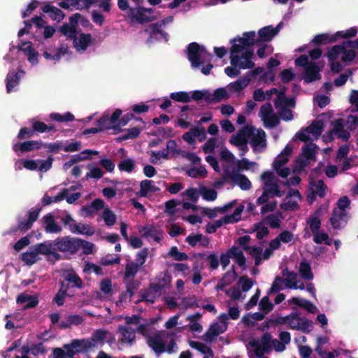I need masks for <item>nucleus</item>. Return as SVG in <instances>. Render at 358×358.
I'll list each match as a JSON object with an SVG mask.
<instances>
[{
    "label": "nucleus",
    "mask_w": 358,
    "mask_h": 358,
    "mask_svg": "<svg viewBox=\"0 0 358 358\" xmlns=\"http://www.w3.org/2000/svg\"><path fill=\"white\" fill-rule=\"evenodd\" d=\"M324 127V123L321 120H317L307 127L304 129L298 131L294 137V140H299L303 142H310L302 148L301 154L296 160V169L299 171L303 167L309 165L311 162L315 160V154L317 146L312 141L318 138Z\"/></svg>",
    "instance_id": "obj_1"
},
{
    "label": "nucleus",
    "mask_w": 358,
    "mask_h": 358,
    "mask_svg": "<svg viewBox=\"0 0 358 358\" xmlns=\"http://www.w3.org/2000/svg\"><path fill=\"white\" fill-rule=\"evenodd\" d=\"M231 144L238 147L241 155L248 150L247 143L250 142L255 152H262L266 148V134L260 129L245 126L230 139Z\"/></svg>",
    "instance_id": "obj_2"
},
{
    "label": "nucleus",
    "mask_w": 358,
    "mask_h": 358,
    "mask_svg": "<svg viewBox=\"0 0 358 358\" xmlns=\"http://www.w3.org/2000/svg\"><path fill=\"white\" fill-rule=\"evenodd\" d=\"M250 358H259L261 354H264L274 349L277 352L285 350V345L277 339H272L271 336L265 334L261 339H251L247 345Z\"/></svg>",
    "instance_id": "obj_3"
},
{
    "label": "nucleus",
    "mask_w": 358,
    "mask_h": 358,
    "mask_svg": "<svg viewBox=\"0 0 358 358\" xmlns=\"http://www.w3.org/2000/svg\"><path fill=\"white\" fill-rule=\"evenodd\" d=\"M294 235L292 232L283 231L275 239L270 242L269 247L264 252L260 248H250V254L255 259V264L259 265L262 260L268 259L274 250L280 248L281 242L288 243L292 241Z\"/></svg>",
    "instance_id": "obj_4"
},
{
    "label": "nucleus",
    "mask_w": 358,
    "mask_h": 358,
    "mask_svg": "<svg viewBox=\"0 0 358 358\" xmlns=\"http://www.w3.org/2000/svg\"><path fill=\"white\" fill-rule=\"evenodd\" d=\"M187 58L190 62L191 67L193 69H199L200 67L205 63V57H208L210 62L212 58V55L208 53L206 48L203 45H200L196 42H192L187 46L185 51Z\"/></svg>",
    "instance_id": "obj_5"
},
{
    "label": "nucleus",
    "mask_w": 358,
    "mask_h": 358,
    "mask_svg": "<svg viewBox=\"0 0 358 358\" xmlns=\"http://www.w3.org/2000/svg\"><path fill=\"white\" fill-rule=\"evenodd\" d=\"M276 324L288 326L290 329L310 333L313 329V322L306 317H299L296 313H291L285 317H278Z\"/></svg>",
    "instance_id": "obj_6"
},
{
    "label": "nucleus",
    "mask_w": 358,
    "mask_h": 358,
    "mask_svg": "<svg viewBox=\"0 0 358 358\" xmlns=\"http://www.w3.org/2000/svg\"><path fill=\"white\" fill-rule=\"evenodd\" d=\"M350 201L347 196H342L337 201L336 207L331 217V223L334 228L343 227L349 219Z\"/></svg>",
    "instance_id": "obj_7"
},
{
    "label": "nucleus",
    "mask_w": 358,
    "mask_h": 358,
    "mask_svg": "<svg viewBox=\"0 0 358 358\" xmlns=\"http://www.w3.org/2000/svg\"><path fill=\"white\" fill-rule=\"evenodd\" d=\"M282 276L283 278L280 277L275 278L270 289L269 293H275L278 292L281 289L282 283H284L287 287L290 289H305L303 283L299 279L296 273L289 272L288 270L285 269L282 271Z\"/></svg>",
    "instance_id": "obj_8"
},
{
    "label": "nucleus",
    "mask_w": 358,
    "mask_h": 358,
    "mask_svg": "<svg viewBox=\"0 0 358 358\" xmlns=\"http://www.w3.org/2000/svg\"><path fill=\"white\" fill-rule=\"evenodd\" d=\"M149 346L157 353L167 352L171 353L175 351L176 343L172 337L165 334H157L148 338Z\"/></svg>",
    "instance_id": "obj_9"
},
{
    "label": "nucleus",
    "mask_w": 358,
    "mask_h": 358,
    "mask_svg": "<svg viewBox=\"0 0 358 358\" xmlns=\"http://www.w3.org/2000/svg\"><path fill=\"white\" fill-rule=\"evenodd\" d=\"M276 98L275 99V106L278 109L281 118L285 121L292 120L293 115L289 109L295 106V101L292 97H287L285 91H276Z\"/></svg>",
    "instance_id": "obj_10"
},
{
    "label": "nucleus",
    "mask_w": 358,
    "mask_h": 358,
    "mask_svg": "<svg viewBox=\"0 0 358 358\" xmlns=\"http://www.w3.org/2000/svg\"><path fill=\"white\" fill-rule=\"evenodd\" d=\"M255 31H245L243 36H236L230 40V54H239L247 48H252L256 43Z\"/></svg>",
    "instance_id": "obj_11"
},
{
    "label": "nucleus",
    "mask_w": 358,
    "mask_h": 358,
    "mask_svg": "<svg viewBox=\"0 0 358 358\" xmlns=\"http://www.w3.org/2000/svg\"><path fill=\"white\" fill-rule=\"evenodd\" d=\"M171 278L166 272L159 274L157 278V282L152 285L150 289L143 294V299L146 301L153 303L155 299L159 296L164 288L169 286Z\"/></svg>",
    "instance_id": "obj_12"
},
{
    "label": "nucleus",
    "mask_w": 358,
    "mask_h": 358,
    "mask_svg": "<svg viewBox=\"0 0 358 358\" xmlns=\"http://www.w3.org/2000/svg\"><path fill=\"white\" fill-rule=\"evenodd\" d=\"M87 346L85 341H73L71 345H65L63 349H55L53 358H73L76 354L84 350Z\"/></svg>",
    "instance_id": "obj_13"
},
{
    "label": "nucleus",
    "mask_w": 358,
    "mask_h": 358,
    "mask_svg": "<svg viewBox=\"0 0 358 358\" xmlns=\"http://www.w3.org/2000/svg\"><path fill=\"white\" fill-rule=\"evenodd\" d=\"M293 146L288 143L284 150L275 159L273 163V169L282 178H286L289 174V169L283 167L289 160V157L292 153Z\"/></svg>",
    "instance_id": "obj_14"
},
{
    "label": "nucleus",
    "mask_w": 358,
    "mask_h": 358,
    "mask_svg": "<svg viewBox=\"0 0 358 358\" xmlns=\"http://www.w3.org/2000/svg\"><path fill=\"white\" fill-rule=\"evenodd\" d=\"M121 115L122 110L120 109H116L110 117H109L108 115H104L98 121V128L86 129L83 131V134L87 135L89 134H96L103 129L115 128L117 126H118V124H117V121Z\"/></svg>",
    "instance_id": "obj_15"
},
{
    "label": "nucleus",
    "mask_w": 358,
    "mask_h": 358,
    "mask_svg": "<svg viewBox=\"0 0 358 358\" xmlns=\"http://www.w3.org/2000/svg\"><path fill=\"white\" fill-rule=\"evenodd\" d=\"M243 210L244 206L239 205L232 214L226 215L220 220H215L213 223L208 224L206 231L210 234L213 233L223 224H233L238 222L241 219Z\"/></svg>",
    "instance_id": "obj_16"
},
{
    "label": "nucleus",
    "mask_w": 358,
    "mask_h": 358,
    "mask_svg": "<svg viewBox=\"0 0 358 358\" xmlns=\"http://www.w3.org/2000/svg\"><path fill=\"white\" fill-rule=\"evenodd\" d=\"M261 180L264 185L263 189L270 193L271 196L280 197L283 195V192L279 189L278 179L272 172L269 171H264L261 175Z\"/></svg>",
    "instance_id": "obj_17"
},
{
    "label": "nucleus",
    "mask_w": 358,
    "mask_h": 358,
    "mask_svg": "<svg viewBox=\"0 0 358 358\" xmlns=\"http://www.w3.org/2000/svg\"><path fill=\"white\" fill-rule=\"evenodd\" d=\"M324 67V62H310L309 65L304 69L303 79L306 83H310L321 79L320 72Z\"/></svg>",
    "instance_id": "obj_18"
},
{
    "label": "nucleus",
    "mask_w": 358,
    "mask_h": 358,
    "mask_svg": "<svg viewBox=\"0 0 358 358\" xmlns=\"http://www.w3.org/2000/svg\"><path fill=\"white\" fill-rule=\"evenodd\" d=\"M79 238L64 237L54 241L56 251L76 253L79 250Z\"/></svg>",
    "instance_id": "obj_19"
},
{
    "label": "nucleus",
    "mask_w": 358,
    "mask_h": 358,
    "mask_svg": "<svg viewBox=\"0 0 358 358\" xmlns=\"http://www.w3.org/2000/svg\"><path fill=\"white\" fill-rule=\"evenodd\" d=\"M230 259H234L241 267L245 266V259L243 252L236 247H232L227 253L221 255L220 263L223 268H225L229 264Z\"/></svg>",
    "instance_id": "obj_20"
},
{
    "label": "nucleus",
    "mask_w": 358,
    "mask_h": 358,
    "mask_svg": "<svg viewBox=\"0 0 358 358\" xmlns=\"http://www.w3.org/2000/svg\"><path fill=\"white\" fill-rule=\"evenodd\" d=\"M228 316L227 313H222L219 315L217 321L213 323L206 333V336L211 340L214 337L224 333L228 327Z\"/></svg>",
    "instance_id": "obj_21"
},
{
    "label": "nucleus",
    "mask_w": 358,
    "mask_h": 358,
    "mask_svg": "<svg viewBox=\"0 0 358 358\" xmlns=\"http://www.w3.org/2000/svg\"><path fill=\"white\" fill-rule=\"evenodd\" d=\"M241 55L238 54H231L230 57H235L238 59V64L239 69H250L255 66V62L252 61L255 53L252 48H247L241 52Z\"/></svg>",
    "instance_id": "obj_22"
},
{
    "label": "nucleus",
    "mask_w": 358,
    "mask_h": 358,
    "mask_svg": "<svg viewBox=\"0 0 358 358\" xmlns=\"http://www.w3.org/2000/svg\"><path fill=\"white\" fill-rule=\"evenodd\" d=\"M213 93L210 94V91H196L193 96L196 99L204 98L208 103L219 102L222 99L228 97L227 91H212Z\"/></svg>",
    "instance_id": "obj_23"
},
{
    "label": "nucleus",
    "mask_w": 358,
    "mask_h": 358,
    "mask_svg": "<svg viewBox=\"0 0 358 358\" xmlns=\"http://www.w3.org/2000/svg\"><path fill=\"white\" fill-rule=\"evenodd\" d=\"M38 256L41 255L47 256L48 259H58L59 255L56 251L54 241H45L34 246Z\"/></svg>",
    "instance_id": "obj_24"
},
{
    "label": "nucleus",
    "mask_w": 358,
    "mask_h": 358,
    "mask_svg": "<svg viewBox=\"0 0 358 358\" xmlns=\"http://www.w3.org/2000/svg\"><path fill=\"white\" fill-rule=\"evenodd\" d=\"M259 116L266 127H273L278 123V119L273 113L271 106L269 103L262 106Z\"/></svg>",
    "instance_id": "obj_25"
},
{
    "label": "nucleus",
    "mask_w": 358,
    "mask_h": 358,
    "mask_svg": "<svg viewBox=\"0 0 358 358\" xmlns=\"http://www.w3.org/2000/svg\"><path fill=\"white\" fill-rule=\"evenodd\" d=\"M139 232L142 236L148 238V240H153L159 242L164 236L162 229L155 225H147L139 229Z\"/></svg>",
    "instance_id": "obj_26"
},
{
    "label": "nucleus",
    "mask_w": 358,
    "mask_h": 358,
    "mask_svg": "<svg viewBox=\"0 0 358 358\" xmlns=\"http://www.w3.org/2000/svg\"><path fill=\"white\" fill-rule=\"evenodd\" d=\"M301 200V197L298 191L290 190L281 204V208L286 210H296L299 208V203Z\"/></svg>",
    "instance_id": "obj_27"
},
{
    "label": "nucleus",
    "mask_w": 358,
    "mask_h": 358,
    "mask_svg": "<svg viewBox=\"0 0 358 358\" xmlns=\"http://www.w3.org/2000/svg\"><path fill=\"white\" fill-rule=\"evenodd\" d=\"M129 17L140 24L152 22L154 20V17L147 15L143 6H138L136 8H134L129 10Z\"/></svg>",
    "instance_id": "obj_28"
},
{
    "label": "nucleus",
    "mask_w": 358,
    "mask_h": 358,
    "mask_svg": "<svg viewBox=\"0 0 358 358\" xmlns=\"http://www.w3.org/2000/svg\"><path fill=\"white\" fill-rule=\"evenodd\" d=\"M160 182H155L150 180H142L140 183V190L138 194L145 197L150 193H154L160 190Z\"/></svg>",
    "instance_id": "obj_29"
},
{
    "label": "nucleus",
    "mask_w": 358,
    "mask_h": 358,
    "mask_svg": "<svg viewBox=\"0 0 358 358\" xmlns=\"http://www.w3.org/2000/svg\"><path fill=\"white\" fill-rule=\"evenodd\" d=\"M18 49L20 50H22L24 52V54L27 55L28 61L31 64H36L38 62V52L36 51L33 47L32 43L29 41L27 42H21L18 45Z\"/></svg>",
    "instance_id": "obj_30"
},
{
    "label": "nucleus",
    "mask_w": 358,
    "mask_h": 358,
    "mask_svg": "<svg viewBox=\"0 0 358 358\" xmlns=\"http://www.w3.org/2000/svg\"><path fill=\"white\" fill-rule=\"evenodd\" d=\"M43 147V143L37 141H29L24 143H15L13 145V150L18 153V152H30L34 150H38Z\"/></svg>",
    "instance_id": "obj_31"
},
{
    "label": "nucleus",
    "mask_w": 358,
    "mask_h": 358,
    "mask_svg": "<svg viewBox=\"0 0 358 358\" xmlns=\"http://www.w3.org/2000/svg\"><path fill=\"white\" fill-rule=\"evenodd\" d=\"M103 208L104 201L101 199H96L90 205L83 206L80 210V213L81 215L85 217H92Z\"/></svg>",
    "instance_id": "obj_32"
},
{
    "label": "nucleus",
    "mask_w": 358,
    "mask_h": 358,
    "mask_svg": "<svg viewBox=\"0 0 358 358\" xmlns=\"http://www.w3.org/2000/svg\"><path fill=\"white\" fill-rule=\"evenodd\" d=\"M70 231L73 234H78L85 236H92L94 232V228L90 224H83V223H78L76 222H73L69 225Z\"/></svg>",
    "instance_id": "obj_33"
},
{
    "label": "nucleus",
    "mask_w": 358,
    "mask_h": 358,
    "mask_svg": "<svg viewBox=\"0 0 358 358\" xmlns=\"http://www.w3.org/2000/svg\"><path fill=\"white\" fill-rule=\"evenodd\" d=\"M327 211L328 206H322L309 218L308 222L313 233L317 232L320 227L321 222L320 217L327 213Z\"/></svg>",
    "instance_id": "obj_34"
},
{
    "label": "nucleus",
    "mask_w": 358,
    "mask_h": 358,
    "mask_svg": "<svg viewBox=\"0 0 358 358\" xmlns=\"http://www.w3.org/2000/svg\"><path fill=\"white\" fill-rule=\"evenodd\" d=\"M227 176L234 182L238 185L242 190H248L251 188L252 184L250 180L244 175L238 174L235 172L227 173Z\"/></svg>",
    "instance_id": "obj_35"
},
{
    "label": "nucleus",
    "mask_w": 358,
    "mask_h": 358,
    "mask_svg": "<svg viewBox=\"0 0 358 358\" xmlns=\"http://www.w3.org/2000/svg\"><path fill=\"white\" fill-rule=\"evenodd\" d=\"M145 32L149 34V37L147 40L148 42H152L153 40L158 39L157 35H160L161 37L164 38H166L168 36L167 33L164 32L161 29V24L159 22L150 24L148 27L145 29Z\"/></svg>",
    "instance_id": "obj_36"
},
{
    "label": "nucleus",
    "mask_w": 358,
    "mask_h": 358,
    "mask_svg": "<svg viewBox=\"0 0 358 358\" xmlns=\"http://www.w3.org/2000/svg\"><path fill=\"white\" fill-rule=\"evenodd\" d=\"M44 228L48 233H59L62 227L55 222V217L52 213H48L43 217Z\"/></svg>",
    "instance_id": "obj_37"
},
{
    "label": "nucleus",
    "mask_w": 358,
    "mask_h": 358,
    "mask_svg": "<svg viewBox=\"0 0 358 358\" xmlns=\"http://www.w3.org/2000/svg\"><path fill=\"white\" fill-rule=\"evenodd\" d=\"M278 34V30L273 31V26H266L262 29H260L258 31L259 38L256 39V43H261L269 42L273 38Z\"/></svg>",
    "instance_id": "obj_38"
},
{
    "label": "nucleus",
    "mask_w": 358,
    "mask_h": 358,
    "mask_svg": "<svg viewBox=\"0 0 358 358\" xmlns=\"http://www.w3.org/2000/svg\"><path fill=\"white\" fill-rule=\"evenodd\" d=\"M81 187L80 184H76L71 185L69 188L64 189L60 192V196H64V199H66V201L69 203H73L77 199H78L80 196V193L79 192H73L77 189H79Z\"/></svg>",
    "instance_id": "obj_39"
},
{
    "label": "nucleus",
    "mask_w": 358,
    "mask_h": 358,
    "mask_svg": "<svg viewBox=\"0 0 358 358\" xmlns=\"http://www.w3.org/2000/svg\"><path fill=\"white\" fill-rule=\"evenodd\" d=\"M331 135L333 138L336 137L345 141L348 140L350 137L349 132L344 129L341 120H336L333 122V128L331 131Z\"/></svg>",
    "instance_id": "obj_40"
},
{
    "label": "nucleus",
    "mask_w": 358,
    "mask_h": 358,
    "mask_svg": "<svg viewBox=\"0 0 358 358\" xmlns=\"http://www.w3.org/2000/svg\"><path fill=\"white\" fill-rule=\"evenodd\" d=\"M41 10L43 13L49 14L52 20L60 22L65 17V14L62 10L50 4L45 5Z\"/></svg>",
    "instance_id": "obj_41"
},
{
    "label": "nucleus",
    "mask_w": 358,
    "mask_h": 358,
    "mask_svg": "<svg viewBox=\"0 0 358 358\" xmlns=\"http://www.w3.org/2000/svg\"><path fill=\"white\" fill-rule=\"evenodd\" d=\"M17 302L22 305L24 308H33L38 304V301L37 296L35 295L22 293L18 296Z\"/></svg>",
    "instance_id": "obj_42"
},
{
    "label": "nucleus",
    "mask_w": 358,
    "mask_h": 358,
    "mask_svg": "<svg viewBox=\"0 0 358 358\" xmlns=\"http://www.w3.org/2000/svg\"><path fill=\"white\" fill-rule=\"evenodd\" d=\"M119 333L121 336L120 341L122 343L131 344L135 339V331L130 327L121 326L119 327Z\"/></svg>",
    "instance_id": "obj_43"
},
{
    "label": "nucleus",
    "mask_w": 358,
    "mask_h": 358,
    "mask_svg": "<svg viewBox=\"0 0 358 358\" xmlns=\"http://www.w3.org/2000/svg\"><path fill=\"white\" fill-rule=\"evenodd\" d=\"M201 315L199 313H196L187 317V320L189 322V328L194 333H201L203 330V327L200 322Z\"/></svg>",
    "instance_id": "obj_44"
},
{
    "label": "nucleus",
    "mask_w": 358,
    "mask_h": 358,
    "mask_svg": "<svg viewBox=\"0 0 358 358\" xmlns=\"http://www.w3.org/2000/svg\"><path fill=\"white\" fill-rule=\"evenodd\" d=\"M69 6L75 8L76 10L89 9L93 4L99 0H66Z\"/></svg>",
    "instance_id": "obj_45"
},
{
    "label": "nucleus",
    "mask_w": 358,
    "mask_h": 358,
    "mask_svg": "<svg viewBox=\"0 0 358 358\" xmlns=\"http://www.w3.org/2000/svg\"><path fill=\"white\" fill-rule=\"evenodd\" d=\"M92 43V38L90 34L81 33L78 38L77 43L73 44L77 49L85 50Z\"/></svg>",
    "instance_id": "obj_46"
},
{
    "label": "nucleus",
    "mask_w": 358,
    "mask_h": 358,
    "mask_svg": "<svg viewBox=\"0 0 358 358\" xmlns=\"http://www.w3.org/2000/svg\"><path fill=\"white\" fill-rule=\"evenodd\" d=\"M290 303H294L299 306L306 308L308 312L311 313H315L317 312V307L310 301L298 297H294L290 300Z\"/></svg>",
    "instance_id": "obj_47"
},
{
    "label": "nucleus",
    "mask_w": 358,
    "mask_h": 358,
    "mask_svg": "<svg viewBox=\"0 0 358 358\" xmlns=\"http://www.w3.org/2000/svg\"><path fill=\"white\" fill-rule=\"evenodd\" d=\"M231 66H227L224 69L225 73L230 78L237 77L241 71L239 69V66L238 64V59L235 57H229Z\"/></svg>",
    "instance_id": "obj_48"
},
{
    "label": "nucleus",
    "mask_w": 358,
    "mask_h": 358,
    "mask_svg": "<svg viewBox=\"0 0 358 358\" xmlns=\"http://www.w3.org/2000/svg\"><path fill=\"white\" fill-rule=\"evenodd\" d=\"M310 188L311 192L317 195L320 197H323L325 195L327 186L324 185V182L322 180H318L316 182H311L310 183Z\"/></svg>",
    "instance_id": "obj_49"
},
{
    "label": "nucleus",
    "mask_w": 358,
    "mask_h": 358,
    "mask_svg": "<svg viewBox=\"0 0 358 358\" xmlns=\"http://www.w3.org/2000/svg\"><path fill=\"white\" fill-rule=\"evenodd\" d=\"M60 32L64 35L68 36V37L70 39H73V43H77L78 37L76 36L77 30L74 27V26H72L68 23H64L60 29Z\"/></svg>",
    "instance_id": "obj_50"
},
{
    "label": "nucleus",
    "mask_w": 358,
    "mask_h": 358,
    "mask_svg": "<svg viewBox=\"0 0 358 358\" xmlns=\"http://www.w3.org/2000/svg\"><path fill=\"white\" fill-rule=\"evenodd\" d=\"M39 215L38 210H34L29 213L27 220L25 222H20L18 227L22 231H27L30 229L33 223L37 220Z\"/></svg>",
    "instance_id": "obj_51"
},
{
    "label": "nucleus",
    "mask_w": 358,
    "mask_h": 358,
    "mask_svg": "<svg viewBox=\"0 0 358 358\" xmlns=\"http://www.w3.org/2000/svg\"><path fill=\"white\" fill-rule=\"evenodd\" d=\"M40 259L41 257L34 247L29 251L23 253L22 256V261L27 265H32Z\"/></svg>",
    "instance_id": "obj_52"
},
{
    "label": "nucleus",
    "mask_w": 358,
    "mask_h": 358,
    "mask_svg": "<svg viewBox=\"0 0 358 358\" xmlns=\"http://www.w3.org/2000/svg\"><path fill=\"white\" fill-rule=\"evenodd\" d=\"M336 41V37L334 35H329L328 34H322L316 35L313 39V42L316 45H326L328 43H334Z\"/></svg>",
    "instance_id": "obj_53"
},
{
    "label": "nucleus",
    "mask_w": 358,
    "mask_h": 358,
    "mask_svg": "<svg viewBox=\"0 0 358 358\" xmlns=\"http://www.w3.org/2000/svg\"><path fill=\"white\" fill-rule=\"evenodd\" d=\"M189 345L192 348H194L203 354L204 356L203 358H210L213 357L212 350L208 346L201 343L197 341H190Z\"/></svg>",
    "instance_id": "obj_54"
},
{
    "label": "nucleus",
    "mask_w": 358,
    "mask_h": 358,
    "mask_svg": "<svg viewBox=\"0 0 358 358\" xmlns=\"http://www.w3.org/2000/svg\"><path fill=\"white\" fill-rule=\"evenodd\" d=\"M345 45L343 43L341 45H334L327 53L326 56L329 62L336 60L338 56L345 50Z\"/></svg>",
    "instance_id": "obj_55"
},
{
    "label": "nucleus",
    "mask_w": 358,
    "mask_h": 358,
    "mask_svg": "<svg viewBox=\"0 0 358 358\" xmlns=\"http://www.w3.org/2000/svg\"><path fill=\"white\" fill-rule=\"evenodd\" d=\"M102 213V218L103 219L107 226H113L116 221V215L115 213L108 207L104 205V208Z\"/></svg>",
    "instance_id": "obj_56"
},
{
    "label": "nucleus",
    "mask_w": 358,
    "mask_h": 358,
    "mask_svg": "<svg viewBox=\"0 0 358 358\" xmlns=\"http://www.w3.org/2000/svg\"><path fill=\"white\" fill-rule=\"evenodd\" d=\"M186 241L192 246L196 245L198 243H200L202 245L206 246L209 243L208 239L200 234L190 235L187 237Z\"/></svg>",
    "instance_id": "obj_57"
},
{
    "label": "nucleus",
    "mask_w": 358,
    "mask_h": 358,
    "mask_svg": "<svg viewBox=\"0 0 358 358\" xmlns=\"http://www.w3.org/2000/svg\"><path fill=\"white\" fill-rule=\"evenodd\" d=\"M280 217L281 214L280 213H273L266 217L263 222L270 225L271 228H279L281 222Z\"/></svg>",
    "instance_id": "obj_58"
},
{
    "label": "nucleus",
    "mask_w": 358,
    "mask_h": 358,
    "mask_svg": "<svg viewBox=\"0 0 358 358\" xmlns=\"http://www.w3.org/2000/svg\"><path fill=\"white\" fill-rule=\"evenodd\" d=\"M339 164L341 166V171L343 172L358 166V157L357 156H351L344 159Z\"/></svg>",
    "instance_id": "obj_59"
},
{
    "label": "nucleus",
    "mask_w": 358,
    "mask_h": 358,
    "mask_svg": "<svg viewBox=\"0 0 358 358\" xmlns=\"http://www.w3.org/2000/svg\"><path fill=\"white\" fill-rule=\"evenodd\" d=\"M168 158V152L165 150L152 151L150 154V162L154 164L159 163L162 159H166Z\"/></svg>",
    "instance_id": "obj_60"
},
{
    "label": "nucleus",
    "mask_w": 358,
    "mask_h": 358,
    "mask_svg": "<svg viewBox=\"0 0 358 358\" xmlns=\"http://www.w3.org/2000/svg\"><path fill=\"white\" fill-rule=\"evenodd\" d=\"M299 273L304 280H310L313 278L310 265L307 262H303L300 264Z\"/></svg>",
    "instance_id": "obj_61"
},
{
    "label": "nucleus",
    "mask_w": 358,
    "mask_h": 358,
    "mask_svg": "<svg viewBox=\"0 0 358 358\" xmlns=\"http://www.w3.org/2000/svg\"><path fill=\"white\" fill-rule=\"evenodd\" d=\"M251 232H257V237L259 239L263 238L268 234V229L264 222H259L254 225Z\"/></svg>",
    "instance_id": "obj_62"
},
{
    "label": "nucleus",
    "mask_w": 358,
    "mask_h": 358,
    "mask_svg": "<svg viewBox=\"0 0 358 358\" xmlns=\"http://www.w3.org/2000/svg\"><path fill=\"white\" fill-rule=\"evenodd\" d=\"M168 152V156L171 155V156H178L182 155V150L178 145L177 143L174 140H169L166 143V150Z\"/></svg>",
    "instance_id": "obj_63"
},
{
    "label": "nucleus",
    "mask_w": 358,
    "mask_h": 358,
    "mask_svg": "<svg viewBox=\"0 0 358 358\" xmlns=\"http://www.w3.org/2000/svg\"><path fill=\"white\" fill-rule=\"evenodd\" d=\"M249 84V80L244 76L239 78L235 82L231 83L228 86L227 90H244L245 87Z\"/></svg>",
    "instance_id": "obj_64"
}]
</instances>
